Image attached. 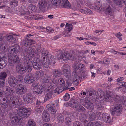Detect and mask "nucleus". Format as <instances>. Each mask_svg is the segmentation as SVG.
<instances>
[{
    "instance_id": "obj_4",
    "label": "nucleus",
    "mask_w": 126,
    "mask_h": 126,
    "mask_svg": "<svg viewBox=\"0 0 126 126\" xmlns=\"http://www.w3.org/2000/svg\"><path fill=\"white\" fill-rule=\"evenodd\" d=\"M19 99L16 96H13L9 98L8 105L11 108H17L19 106Z\"/></svg>"
},
{
    "instance_id": "obj_15",
    "label": "nucleus",
    "mask_w": 126,
    "mask_h": 126,
    "mask_svg": "<svg viewBox=\"0 0 126 126\" xmlns=\"http://www.w3.org/2000/svg\"><path fill=\"white\" fill-rule=\"evenodd\" d=\"M7 63V58L3 56L2 54L0 53V69L5 67Z\"/></svg>"
},
{
    "instance_id": "obj_8",
    "label": "nucleus",
    "mask_w": 126,
    "mask_h": 126,
    "mask_svg": "<svg viewBox=\"0 0 126 126\" xmlns=\"http://www.w3.org/2000/svg\"><path fill=\"white\" fill-rule=\"evenodd\" d=\"M32 59L28 57H25L22 61V63L24 66H25V68L28 70V72H30L32 68L30 64Z\"/></svg>"
},
{
    "instance_id": "obj_63",
    "label": "nucleus",
    "mask_w": 126,
    "mask_h": 126,
    "mask_svg": "<svg viewBox=\"0 0 126 126\" xmlns=\"http://www.w3.org/2000/svg\"><path fill=\"white\" fill-rule=\"evenodd\" d=\"M5 80L0 78V87H3L5 84Z\"/></svg>"
},
{
    "instance_id": "obj_19",
    "label": "nucleus",
    "mask_w": 126,
    "mask_h": 126,
    "mask_svg": "<svg viewBox=\"0 0 126 126\" xmlns=\"http://www.w3.org/2000/svg\"><path fill=\"white\" fill-rule=\"evenodd\" d=\"M100 120H103L106 123H109L112 120L110 116H107L106 114L103 113L102 114V117H101Z\"/></svg>"
},
{
    "instance_id": "obj_3",
    "label": "nucleus",
    "mask_w": 126,
    "mask_h": 126,
    "mask_svg": "<svg viewBox=\"0 0 126 126\" xmlns=\"http://www.w3.org/2000/svg\"><path fill=\"white\" fill-rule=\"evenodd\" d=\"M30 111V108H27L25 106L19 108L17 110L18 114L21 118L28 117L30 115L29 114Z\"/></svg>"
},
{
    "instance_id": "obj_34",
    "label": "nucleus",
    "mask_w": 126,
    "mask_h": 126,
    "mask_svg": "<svg viewBox=\"0 0 126 126\" xmlns=\"http://www.w3.org/2000/svg\"><path fill=\"white\" fill-rule=\"evenodd\" d=\"M27 126H36V124L33 119H30L28 121Z\"/></svg>"
},
{
    "instance_id": "obj_5",
    "label": "nucleus",
    "mask_w": 126,
    "mask_h": 126,
    "mask_svg": "<svg viewBox=\"0 0 126 126\" xmlns=\"http://www.w3.org/2000/svg\"><path fill=\"white\" fill-rule=\"evenodd\" d=\"M39 7L40 9L43 11L47 8H51V5L47 0H40L39 2Z\"/></svg>"
},
{
    "instance_id": "obj_13",
    "label": "nucleus",
    "mask_w": 126,
    "mask_h": 126,
    "mask_svg": "<svg viewBox=\"0 0 126 126\" xmlns=\"http://www.w3.org/2000/svg\"><path fill=\"white\" fill-rule=\"evenodd\" d=\"M8 61L10 66H13L15 63L17 64L20 61L19 58L17 55H13L9 58Z\"/></svg>"
},
{
    "instance_id": "obj_30",
    "label": "nucleus",
    "mask_w": 126,
    "mask_h": 126,
    "mask_svg": "<svg viewBox=\"0 0 126 126\" xmlns=\"http://www.w3.org/2000/svg\"><path fill=\"white\" fill-rule=\"evenodd\" d=\"M86 115L84 113H82L80 115L79 119L80 121L84 124H86L88 122Z\"/></svg>"
},
{
    "instance_id": "obj_42",
    "label": "nucleus",
    "mask_w": 126,
    "mask_h": 126,
    "mask_svg": "<svg viewBox=\"0 0 126 126\" xmlns=\"http://www.w3.org/2000/svg\"><path fill=\"white\" fill-rule=\"evenodd\" d=\"M51 77L49 75H47L44 77L43 79L44 82L45 83H48L50 80Z\"/></svg>"
},
{
    "instance_id": "obj_28",
    "label": "nucleus",
    "mask_w": 126,
    "mask_h": 126,
    "mask_svg": "<svg viewBox=\"0 0 126 126\" xmlns=\"http://www.w3.org/2000/svg\"><path fill=\"white\" fill-rule=\"evenodd\" d=\"M15 92V90L9 87H6L5 94L7 95H12Z\"/></svg>"
},
{
    "instance_id": "obj_55",
    "label": "nucleus",
    "mask_w": 126,
    "mask_h": 126,
    "mask_svg": "<svg viewBox=\"0 0 126 126\" xmlns=\"http://www.w3.org/2000/svg\"><path fill=\"white\" fill-rule=\"evenodd\" d=\"M64 117L62 115H59L58 116L57 119L61 123H62L64 121Z\"/></svg>"
},
{
    "instance_id": "obj_51",
    "label": "nucleus",
    "mask_w": 126,
    "mask_h": 126,
    "mask_svg": "<svg viewBox=\"0 0 126 126\" xmlns=\"http://www.w3.org/2000/svg\"><path fill=\"white\" fill-rule=\"evenodd\" d=\"M51 81L54 84H55V86H57V85H58V80L56 79L55 78L53 77L52 78Z\"/></svg>"
},
{
    "instance_id": "obj_49",
    "label": "nucleus",
    "mask_w": 126,
    "mask_h": 126,
    "mask_svg": "<svg viewBox=\"0 0 126 126\" xmlns=\"http://www.w3.org/2000/svg\"><path fill=\"white\" fill-rule=\"evenodd\" d=\"M62 69L63 71L70 70V66L67 64H64L62 67Z\"/></svg>"
},
{
    "instance_id": "obj_1",
    "label": "nucleus",
    "mask_w": 126,
    "mask_h": 126,
    "mask_svg": "<svg viewBox=\"0 0 126 126\" xmlns=\"http://www.w3.org/2000/svg\"><path fill=\"white\" fill-rule=\"evenodd\" d=\"M36 47L35 56L41 54L42 61H45L46 57L47 59L48 57L49 52L48 51L41 48V46L40 45H37Z\"/></svg>"
},
{
    "instance_id": "obj_45",
    "label": "nucleus",
    "mask_w": 126,
    "mask_h": 126,
    "mask_svg": "<svg viewBox=\"0 0 126 126\" xmlns=\"http://www.w3.org/2000/svg\"><path fill=\"white\" fill-rule=\"evenodd\" d=\"M48 57L49 56L47 59H46V58H45L46 61V62L44 63L43 65L44 67L45 68H48L49 67L50 65V63L49 62Z\"/></svg>"
},
{
    "instance_id": "obj_53",
    "label": "nucleus",
    "mask_w": 126,
    "mask_h": 126,
    "mask_svg": "<svg viewBox=\"0 0 126 126\" xmlns=\"http://www.w3.org/2000/svg\"><path fill=\"white\" fill-rule=\"evenodd\" d=\"M7 75L5 72H2L1 73L0 76V78L3 79L5 80V78L6 77Z\"/></svg>"
},
{
    "instance_id": "obj_61",
    "label": "nucleus",
    "mask_w": 126,
    "mask_h": 126,
    "mask_svg": "<svg viewBox=\"0 0 126 126\" xmlns=\"http://www.w3.org/2000/svg\"><path fill=\"white\" fill-rule=\"evenodd\" d=\"M66 2L65 3V4H64V8H69L71 7V5L68 1L66 0Z\"/></svg>"
},
{
    "instance_id": "obj_22",
    "label": "nucleus",
    "mask_w": 126,
    "mask_h": 126,
    "mask_svg": "<svg viewBox=\"0 0 126 126\" xmlns=\"http://www.w3.org/2000/svg\"><path fill=\"white\" fill-rule=\"evenodd\" d=\"M49 116V114L47 111H44L42 116L43 120L46 122H48L50 120Z\"/></svg>"
},
{
    "instance_id": "obj_43",
    "label": "nucleus",
    "mask_w": 126,
    "mask_h": 126,
    "mask_svg": "<svg viewBox=\"0 0 126 126\" xmlns=\"http://www.w3.org/2000/svg\"><path fill=\"white\" fill-rule=\"evenodd\" d=\"M42 106H36V107L34 108V110L36 112L40 113L42 112L43 110Z\"/></svg>"
},
{
    "instance_id": "obj_47",
    "label": "nucleus",
    "mask_w": 126,
    "mask_h": 126,
    "mask_svg": "<svg viewBox=\"0 0 126 126\" xmlns=\"http://www.w3.org/2000/svg\"><path fill=\"white\" fill-rule=\"evenodd\" d=\"M106 14L110 15L112 12V9L110 7L108 6L107 8L105 10Z\"/></svg>"
},
{
    "instance_id": "obj_32",
    "label": "nucleus",
    "mask_w": 126,
    "mask_h": 126,
    "mask_svg": "<svg viewBox=\"0 0 126 126\" xmlns=\"http://www.w3.org/2000/svg\"><path fill=\"white\" fill-rule=\"evenodd\" d=\"M57 86L62 88L65 86V81L63 78H60L58 80Z\"/></svg>"
},
{
    "instance_id": "obj_48",
    "label": "nucleus",
    "mask_w": 126,
    "mask_h": 126,
    "mask_svg": "<svg viewBox=\"0 0 126 126\" xmlns=\"http://www.w3.org/2000/svg\"><path fill=\"white\" fill-rule=\"evenodd\" d=\"M94 7L96 9L99 10L101 6V3L99 1L97 2L94 5Z\"/></svg>"
},
{
    "instance_id": "obj_10",
    "label": "nucleus",
    "mask_w": 126,
    "mask_h": 126,
    "mask_svg": "<svg viewBox=\"0 0 126 126\" xmlns=\"http://www.w3.org/2000/svg\"><path fill=\"white\" fill-rule=\"evenodd\" d=\"M32 65L35 69L39 70L41 67V62L39 58L36 57L34 58L31 61Z\"/></svg>"
},
{
    "instance_id": "obj_36",
    "label": "nucleus",
    "mask_w": 126,
    "mask_h": 126,
    "mask_svg": "<svg viewBox=\"0 0 126 126\" xmlns=\"http://www.w3.org/2000/svg\"><path fill=\"white\" fill-rule=\"evenodd\" d=\"M56 59L54 56L51 55L50 56L49 61L51 65H53L54 64L56 63Z\"/></svg>"
},
{
    "instance_id": "obj_9",
    "label": "nucleus",
    "mask_w": 126,
    "mask_h": 126,
    "mask_svg": "<svg viewBox=\"0 0 126 126\" xmlns=\"http://www.w3.org/2000/svg\"><path fill=\"white\" fill-rule=\"evenodd\" d=\"M15 87L16 93L18 95H22L26 92L27 89L24 85L19 84L17 85Z\"/></svg>"
},
{
    "instance_id": "obj_25",
    "label": "nucleus",
    "mask_w": 126,
    "mask_h": 126,
    "mask_svg": "<svg viewBox=\"0 0 126 126\" xmlns=\"http://www.w3.org/2000/svg\"><path fill=\"white\" fill-rule=\"evenodd\" d=\"M82 79V77L74 75L72 83L74 85L77 86L79 84L80 79Z\"/></svg>"
},
{
    "instance_id": "obj_26",
    "label": "nucleus",
    "mask_w": 126,
    "mask_h": 126,
    "mask_svg": "<svg viewBox=\"0 0 126 126\" xmlns=\"http://www.w3.org/2000/svg\"><path fill=\"white\" fill-rule=\"evenodd\" d=\"M68 106L73 108H76L78 106V102L74 99H72L68 104Z\"/></svg>"
},
{
    "instance_id": "obj_29",
    "label": "nucleus",
    "mask_w": 126,
    "mask_h": 126,
    "mask_svg": "<svg viewBox=\"0 0 126 126\" xmlns=\"http://www.w3.org/2000/svg\"><path fill=\"white\" fill-rule=\"evenodd\" d=\"M73 119L71 114L69 113L67 114L65 119V122H66V124L68 125H70Z\"/></svg>"
},
{
    "instance_id": "obj_64",
    "label": "nucleus",
    "mask_w": 126,
    "mask_h": 126,
    "mask_svg": "<svg viewBox=\"0 0 126 126\" xmlns=\"http://www.w3.org/2000/svg\"><path fill=\"white\" fill-rule=\"evenodd\" d=\"M93 122L94 126H102V123L100 122L96 121Z\"/></svg>"
},
{
    "instance_id": "obj_54",
    "label": "nucleus",
    "mask_w": 126,
    "mask_h": 126,
    "mask_svg": "<svg viewBox=\"0 0 126 126\" xmlns=\"http://www.w3.org/2000/svg\"><path fill=\"white\" fill-rule=\"evenodd\" d=\"M119 85H120V86L119 87V89L120 88H122L121 86L124 87L126 88V82H120L119 81Z\"/></svg>"
},
{
    "instance_id": "obj_50",
    "label": "nucleus",
    "mask_w": 126,
    "mask_h": 126,
    "mask_svg": "<svg viewBox=\"0 0 126 126\" xmlns=\"http://www.w3.org/2000/svg\"><path fill=\"white\" fill-rule=\"evenodd\" d=\"M96 105L97 109L98 110L101 111V112L103 110L104 108L101 104L98 105V103H97Z\"/></svg>"
},
{
    "instance_id": "obj_37",
    "label": "nucleus",
    "mask_w": 126,
    "mask_h": 126,
    "mask_svg": "<svg viewBox=\"0 0 126 126\" xmlns=\"http://www.w3.org/2000/svg\"><path fill=\"white\" fill-rule=\"evenodd\" d=\"M21 51L24 55H27L28 54V48L27 47H23L21 49Z\"/></svg>"
},
{
    "instance_id": "obj_60",
    "label": "nucleus",
    "mask_w": 126,
    "mask_h": 126,
    "mask_svg": "<svg viewBox=\"0 0 126 126\" xmlns=\"http://www.w3.org/2000/svg\"><path fill=\"white\" fill-rule=\"evenodd\" d=\"M70 54L66 53L64 54V55H63L64 56H65V57L62 58V59L64 61L66 60H67L69 59V57Z\"/></svg>"
},
{
    "instance_id": "obj_58",
    "label": "nucleus",
    "mask_w": 126,
    "mask_h": 126,
    "mask_svg": "<svg viewBox=\"0 0 126 126\" xmlns=\"http://www.w3.org/2000/svg\"><path fill=\"white\" fill-rule=\"evenodd\" d=\"M69 94L68 93L65 94V95L63 97V98L65 101H68L70 98Z\"/></svg>"
},
{
    "instance_id": "obj_35",
    "label": "nucleus",
    "mask_w": 126,
    "mask_h": 126,
    "mask_svg": "<svg viewBox=\"0 0 126 126\" xmlns=\"http://www.w3.org/2000/svg\"><path fill=\"white\" fill-rule=\"evenodd\" d=\"M65 26L67 28L66 32L67 33L73 29V26L72 24L67 23Z\"/></svg>"
},
{
    "instance_id": "obj_38",
    "label": "nucleus",
    "mask_w": 126,
    "mask_h": 126,
    "mask_svg": "<svg viewBox=\"0 0 126 126\" xmlns=\"http://www.w3.org/2000/svg\"><path fill=\"white\" fill-rule=\"evenodd\" d=\"M78 106L77 109V110L78 112H84L86 110L85 108L80 104H79Z\"/></svg>"
},
{
    "instance_id": "obj_14",
    "label": "nucleus",
    "mask_w": 126,
    "mask_h": 126,
    "mask_svg": "<svg viewBox=\"0 0 126 126\" xmlns=\"http://www.w3.org/2000/svg\"><path fill=\"white\" fill-rule=\"evenodd\" d=\"M20 48V47L17 44H16L13 46H11L9 47V52L12 54L14 53L16 54L19 51Z\"/></svg>"
},
{
    "instance_id": "obj_7",
    "label": "nucleus",
    "mask_w": 126,
    "mask_h": 126,
    "mask_svg": "<svg viewBox=\"0 0 126 126\" xmlns=\"http://www.w3.org/2000/svg\"><path fill=\"white\" fill-rule=\"evenodd\" d=\"M32 86L34 87L33 88V93L35 94H40L43 91V87L40 85L38 83H34L32 84Z\"/></svg>"
},
{
    "instance_id": "obj_33",
    "label": "nucleus",
    "mask_w": 126,
    "mask_h": 126,
    "mask_svg": "<svg viewBox=\"0 0 126 126\" xmlns=\"http://www.w3.org/2000/svg\"><path fill=\"white\" fill-rule=\"evenodd\" d=\"M20 13L23 15L28 14L30 13L28 12V10L27 9L26 7L24 6L21 7V11Z\"/></svg>"
},
{
    "instance_id": "obj_31",
    "label": "nucleus",
    "mask_w": 126,
    "mask_h": 126,
    "mask_svg": "<svg viewBox=\"0 0 126 126\" xmlns=\"http://www.w3.org/2000/svg\"><path fill=\"white\" fill-rule=\"evenodd\" d=\"M64 76L67 78L69 79L71 77V71L70 70L63 71Z\"/></svg>"
},
{
    "instance_id": "obj_23",
    "label": "nucleus",
    "mask_w": 126,
    "mask_h": 126,
    "mask_svg": "<svg viewBox=\"0 0 126 126\" xmlns=\"http://www.w3.org/2000/svg\"><path fill=\"white\" fill-rule=\"evenodd\" d=\"M48 91L49 92L46 94L45 95L44 101L45 102L48 100L51 99L52 98L53 95V92L52 90L51 89H47Z\"/></svg>"
},
{
    "instance_id": "obj_21",
    "label": "nucleus",
    "mask_w": 126,
    "mask_h": 126,
    "mask_svg": "<svg viewBox=\"0 0 126 126\" xmlns=\"http://www.w3.org/2000/svg\"><path fill=\"white\" fill-rule=\"evenodd\" d=\"M85 102L83 105L87 108L89 110H91L93 109L94 108V106L93 104L90 101H89L88 99L86 98Z\"/></svg>"
},
{
    "instance_id": "obj_59",
    "label": "nucleus",
    "mask_w": 126,
    "mask_h": 126,
    "mask_svg": "<svg viewBox=\"0 0 126 126\" xmlns=\"http://www.w3.org/2000/svg\"><path fill=\"white\" fill-rule=\"evenodd\" d=\"M51 3L54 6H58V0H51Z\"/></svg>"
},
{
    "instance_id": "obj_17",
    "label": "nucleus",
    "mask_w": 126,
    "mask_h": 126,
    "mask_svg": "<svg viewBox=\"0 0 126 126\" xmlns=\"http://www.w3.org/2000/svg\"><path fill=\"white\" fill-rule=\"evenodd\" d=\"M85 67L84 64L79 63L77 66H75L74 67L73 72L76 74H77L78 72L81 73L83 72L84 69Z\"/></svg>"
},
{
    "instance_id": "obj_57",
    "label": "nucleus",
    "mask_w": 126,
    "mask_h": 126,
    "mask_svg": "<svg viewBox=\"0 0 126 126\" xmlns=\"http://www.w3.org/2000/svg\"><path fill=\"white\" fill-rule=\"evenodd\" d=\"M62 91V90L61 89L59 88H56L54 91V92L55 93H56L58 94L61 93Z\"/></svg>"
},
{
    "instance_id": "obj_20",
    "label": "nucleus",
    "mask_w": 126,
    "mask_h": 126,
    "mask_svg": "<svg viewBox=\"0 0 126 126\" xmlns=\"http://www.w3.org/2000/svg\"><path fill=\"white\" fill-rule=\"evenodd\" d=\"M110 111L113 116H118V105L117 104L113 107L110 108Z\"/></svg>"
},
{
    "instance_id": "obj_52",
    "label": "nucleus",
    "mask_w": 126,
    "mask_h": 126,
    "mask_svg": "<svg viewBox=\"0 0 126 126\" xmlns=\"http://www.w3.org/2000/svg\"><path fill=\"white\" fill-rule=\"evenodd\" d=\"M95 92L94 90L90 91H88L87 92V95H89L90 96H93L95 95Z\"/></svg>"
},
{
    "instance_id": "obj_46",
    "label": "nucleus",
    "mask_w": 126,
    "mask_h": 126,
    "mask_svg": "<svg viewBox=\"0 0 126 126\" xmlns=\"http://www.w3.org/2000/svg\"><path fill=\"white\" fill-rule=\"evenodd\" d=\"M29 39L26 38L22 41L23 45L25 46H27L28 45H30Z\"/></svg>"
},
{
    "instance_id": "obj_56",
    "label": "nucleus",
    "mask_w": 126,
    "mask_h": 126,
    "mask_svg": "<svg viewBox=\"0 0 126 126\" xmlns=\"http://www.w3.org/2000/svg\"><path fill=\"white\" fill-rule=\"evenodd\" d=\"M81 77H83V78L84 79H86L87 78V73L86 72H84L83 71V72H81Z\"/></svg>"
},
{
    "instance_id": "obj_24",
    "label": "nucleus",
    "mask_w": 126,
    "mask_h": 126,
    "mask_svg": "<svg viewBox=\"0 0 126 126\" xmlns=\"http://www.w3.org/2000/svg\"><path fill=\"white\" fill-rule=\"evenodd\" d=\"M53 77L55 78H58L62 75V73L60 70L57 69H54L52 72Z\"/></svg>"
},
{
    "instance_id": "obj_44",
    "label": "nucleus",
    "mask_w": 126,
    "mask_h": 126,
    "mask_svg": "<svg viewBox=\"0 0 126 126\" xmlns=\"http://www.w3.org/2000/svg\"><path fill=\"white\" fill-rule=\"evenodd\" d=\"M90 113V114L89 115V119L91 120H95L96 118V115L95 113H92V112Z\"/></svg>"
},
{
    "instance_id": "obj_40",
    "label": "nucleus",
    "mask_w": 126,
    "mask_h": 126,
    "mask_svg": "<svg viewBox=\"0 0 126 126\" xmlns=\"http://www.w3.org/2000/svg\"><path fill=\"white\" fill-rule=\"evenodd\" d=\"M16 70L17 72L18 73L23 74L26 72L25 70H22L20 69L19 67V65H18V64L16 66Z\"/></svg>"
},
{
    "instance_id": "obj_41",
    "label": "nucleus",
    "mask_w": 126,
    "mask_h": 126,
    "mask_svg": "<svg viewBox=\"0 0 126 126\" xmlns=\"http://www.w3.org/2000/svg\"><path fill=\"white\" fill-rule=\"evenodd\" d=\"M28 9L31 11H36L37 8L36 6L32 4L29 5L28 6Z\"/></svg>"
},
{
    "instance_id": "obj_6",
    "label": "nucleus",
    "mask_w": 126,
    "mask_h": 126,
    "mask_svg": "<svg viewBox=\"0 0 126 126\" xmlns=\"http://www.w3.org/2000/svg\"><path fill=\"white\" fill-rule=\"evenodd\" d=\"M23 99L26 103L29 104L33 103L34 100L32 95L30 93H26L23 95Z\"/></svg>"
},
{
    "instance_id": "obj_11",
    "label": "nucleus",
    "mask_w": 126,
    "mask_h": 126,
    "mask_svg": "<svg viewBox=\"0 0 126 126\" xmlns=\"http://www.w3.org/2000/svg\"><path fill=\"white\" fill-rule=\"evenodd\" d=\"M24 81L25 83L27 84L31 83L32 84L35 80V78L32 74L30 73L27 74L25 77Z\"/></svg>"
},
{
    "instance_id": "obj_18",
    "label": "nucleus",
    "mask_w": 126,
    "mask_h": 126,
    "mask_svg": "<svg viewBox=\"0 0 126 126\" xmlns=\"http://www.w3.org/2000/svg\"><path fill=\"white\" fill-rule=\"evenodd\" d=\"M9 98V97L5 96L3 97L1 101V107L4 109L8 107Z\"/></svg>"
},
{
    "instance_id": "obj_2",
    "label": "nucleus",
    "mask_w": 126,
    "mask_h": 126,
    "mask_svg": "<svg viewBox=\"0 0 126 126\" xmlns=\"http://www.w3.org/2000/svg\"><path fill=\"white\" fill-rule=\"evenodd\" d=\"M10 119L12 120L11 122H8L7 126H16L19 123H20L22 119L18 114L13 116L11 114H10Z\"/></svg>"
},
{
    "instance_id": "obj_62",
    "label": "nucleus",
    "mask_w": 126,
    "mask_h": 126,
    "mask_svg": "<svg viewBox=\"0 0 126 126\" xmlns=\"http://www.w3.org/2000/svg\"><path fill=\"white\" fill-rule=\"evenodd\" d=\"M75 55V54L73 53H72L70 54L69 59L71 60L72 61H74L76 58Z\"/></svg>"
},
{
    "instance_id": "obj_16",
    "label": "nucleus",
    "mask_w": 126,
    "mask_h": 126,
    "mask_svg": "<svg viewBox=\"0 0 126 126\" xmlns=\"http://www.w3.org/2000/svg\"><path fill=\"white\" fill-rule=\"evenodd\" d=\"M55 104L51 103L50 104L47 105L46 108L48 111L50 112L51 114H55L57 112V110L55 108Z\"/></svg>"
},
{
    "instance_id": "obj_27",
    "label": "nucleus",
    "mask_w": 126,
    "mask_h": 126,
    "mask_svg": "<svg viewBox=\"0 0 126 126\" xmlns=\"http://www.w3.org/2000/svg\"><path fill=\"white\" fill-rule=\"evenodd\" d=\"M102 98L104 101L106 102L112 101V100H113V98L107 93L104 94Z\"/></svg>"
},
{
    "instance_id": "obj_39",
    "label": "nucleus",
    "mask_w": 126,
    "mask_h": 126,
    "mask_svg": "<svg viewBox=\"0 0 126 126\" xmlns=\"http://www.w3.org/2000/svg\"><path fill=\"white\" fill-rule=\"evenodd\" d=\"M28 54H29L30 56V57L35 55L34 52L32 49L31 47H29L28 48Z\"/></svg>"
},
{
    "instance_id": "obj_12",
    "label": "nucleus",
    "mask_w": 126,
    "mask_h": 126,
    "mask_svg": "<svg viewBox=\"0 0 126 126\" xmlns=\"http://www.w3.org/2000/svg\"><path fill=\"white\" fill-rule=\"evenodd\" d=\"M8 81L9 85L13 88H15L18 84L17 79L12 76H10L8 77Z\"/></svg>"
}]
</instances>
